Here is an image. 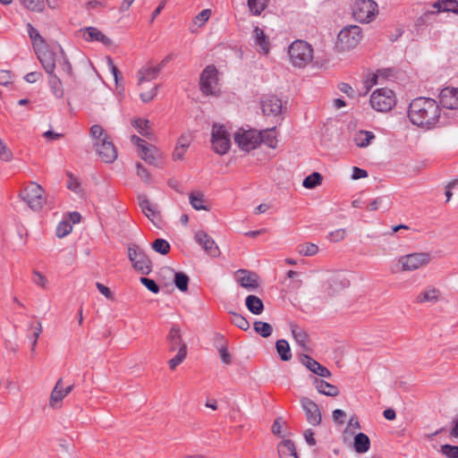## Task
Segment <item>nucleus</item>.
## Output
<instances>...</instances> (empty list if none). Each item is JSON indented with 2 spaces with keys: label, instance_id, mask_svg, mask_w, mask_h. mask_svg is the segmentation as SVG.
<instances>
[{
  "label": "nucleus",
  "instance_id": "1",
  "mask_svg": "<svg viewBox=\"0 0 458 458\" xmlns=\"http://www.w3.org/2000/svg\"><path fill=\"white\" fill-rule=\"evenodd\" d=\"M408 117L412 124L430 130L441 123V109L435 99L420 97L410 103Z\"/></svg>",
  "mask_w": 458,
  "mask_h": 458
},
{
  "label": "nucleus",
  "instance_id": "2",
  "mask_svg": "<svg viewBox=\"0 0 458 458\" xmlns=\"http://www.w3.org/2000/svg\"><path fill=\"white\" fill-rule=\"evenodd\" d=\"M35 52L43 68L48 74L55 72L56 64L61 61L62 57H64V51L59 45L38 46Z\"/></svg>",
  "mask_w": 458,
  "mask_h": 458
},
{
  "label": "nucleus",
  "instance_id": "3",
  "mask_svg": "<svg viewBox=\"0 0 458 458\" xmlns=\"http://www.w3.org/2000/svg\"><path fill=\"white\" fill-rule=\"evenodd\" d=\"M290 62L295 67L303 68L313 59V48L304 40H295L288 47Z\"/></svg>",
  "mask_w": 458,
  "mask_h": 458
},
{
  "label": "nucleus",
  "instance_id": "4",
  "mask_svg": "<svg viewBox=\"0 0 458 458\" xmlns=\"http://www.w3.org/2000/svg\"><path fill=\"white\" fill-rule=\"evenodd\" d=\"M212 149L218 155L226 154L231 147V135L224 124L215 123L211 130Z\"/></svg>",
  "mask_w": 458,
  "mask_h": 458
},
{
  "label": "nucleus",
  "instance_id": "5",
  "mask_svg": "<svg viewBox=\"0 0 458 458\" xmlns=\"http://www.w3.org/2000/svg\"><path fill=\"white\" fill-rule=\"evenodd\" d=\"M20 197L35 211L40 210L46 202L43 188L37 182H30L20 193Z\"/></svg>",
  "mask_w": 458,
  "mask_h": 458
},
{
  "label": "nucleus",
  "instance_id": "6",
  "mask_svg": "<svg viewBox=\"0 0 458 458\" xmlns=\"http://www.w3.org/2000/svg\"><path fill=\"white\" fill-rule=\"evenodd\" d=\"M362 37L361 29L357 25L344 28L337 36L336 47L342 51L354 48Z\"/></svg>",
  "mask_w": 458,
  "mask_h": 458
},
{
  "label": "nucleus",
  "instance_id": "7",
  "mask_svg": "<svg viewBox=\"0 0 458 458\" xmlns=\"http://www.w3.org/2000/svg\"><path fill=\"white\" fill-rule=\"evenodd\" d=\"M128 257L133 268L142 275H148L152 271V261L144 250L136 244L128 247Z\"/></svg>",
  "mask_w": 458,
  "mask_h": 458
},
{
  "label": "nucleus",
  "instance_id": "8",
  "mask_svg": "<svg viewBox=\"0 0 458 458\" xmlns=\"http://www.w3.org/2000/svg\"><path fill=\"white\" fill-rule=\"evenodd\" d=\"M377 14V4L373 0H356L352 7L353 18L361 23L370 22Z\"/></svg>",
  "mask_w": 458,
  "mask_h": 458
},
{
  "label": "nucleus",
  "instance_id": "9",
  "mask_svg": "<svg viewBox=\"0 0 458 458\" xmlns=\"http://www.w3.org/2000/svg\"><path fill=\"white\" fill-rule=\"evenodd\" d=\"M370 105L378 112L390 111L395 106V95L389 89H378L370 96Z\"/></svg>",
  "mask_w": 458,
  "mask_h": 458
},
{
  "label": "nucleus",
  "instance_id": "10",
  "mask_svg": "<svg viewBox=\"0 0 458 458\" xmlns=\"http://www.w3.org/2000/svg\"><path fill=\"white\" fill-rule=\"evenodd\" d=\"M217 69L215 65H208L201 72L199 87L205 96H216L217 87Z\"/></svg>",
  "mask_w": 458,
  "mask_h": 458
},
{
  "label": "nucleus",
  "instance_id": "11",
  "mask_svg": "<svg viewBox=\"0 0 458 458\" xmlns=\"http://www.w3.org/2000/svg\"><path fill=\"white\" fill-rule=\"evenodd\" d=\"M431 260L428 252H415L399 258L398 263L402 266L403 271H413L427 266Z\"/></svg>",
  "mask_w": 458,
  "mask_h": 458
},
{
  "label": "nucleus",
  "instance_id": "12",
  "mask_svg": "<svg viewBox=\"0 0 458 458\" xmlns=\"http://www.w3.org/2000/svg\"><path fill=\"white\" fill-rule=\"evenodd\" d=\"M234 141L241 149L250 151L261 143V138L256 130L240 129L234 133Z\"/></svg>",
  "mask_w": 458,
  "mask_h": 458
},
{
  "label": "nucleus",
  "instance_id": "13",
  "mask_svg": "<svg viewBox=\"0 0 458 458\" xmlns=\"http://www.w3.org/2000/svg\"><path fill=\"white\" fill-rule=\"evenodd\" d=\"M349 285L350 282L344 276L340 274H334L322 282L321 287L324 294L327 297H331Z\"/></svg>",
  "mask_w": 458,
  "mask_h": 458
},
{
  "label": "nucleus",
  "instance_id": "14",
  "mask_svg": "<svg viewBox=\"0 0 458 458\" xmlns=\"http://www.w3.org/2000/svg\"><path fill=\"white\" fill-rule=\"evenodd\" d=\"M307 421L312 426H318L321 423V412L318 405L309 397L302 396L300 399Z\"/></svg>",
  "mask_w": 458,
  "mask_h": 458
},
{
  "label": "nucleus",
  "instance_id": "15",
  "mask_svg": "<svg viewBox=\"0 0 458 458\" xmlns=\"http://www.w3.org/2000/svg\"><path fill=\"white\" fill-rule=\"evenodd\" d=\"M94 146L102 161L106 163H113L116 159V148L113 142L108 140L106 135L104 136L101 141L95 142Z\"/></svg>",
  "mask_w": 458,
  "mask_h": 458
},
{
  "label": "nucleus",
  "instance_id": "16",
  "mask_svg": "<svg viewBox=\"0 0 458 458\" xmlns=\"http://www.w3.org/2000/svg\"><path fill=\"white\" fill-rule=\"evenodd\" d=\"M139 206L140 207L144 215L155 225H157L160 222V212L156 204H153L146 195L140 194L138 196Z\"/></svg>",
  "mask_w": 458,
  "mask_h": 458
},
{
  "label": "nucleus",
  "instance_id": "17",
  "mask_svg": "<svg viewBox=\"0 0 458 458\" xmlns=\"http://www.w3.org/2000/svg\"><path fill=\"white\" fill-rule=\"evenodd\" d=\"M195 241L210 256L216 257L220 251L215 241L204 231H198L194 235Z\"/></svg>",
  "mask_w": 458,
  "mask_h": 458
},
{
  "label": "nucleus",
  "instance_id": "18",
  "mask_svg": "<svg viewBox=\"0 0 458 458\" xmlns=\"http://www.w3.org/2000/svg\"><path fill=\"white\" fill-rule=\"evenodd\" d=\"M439 101L444 108L458 109V88H445L439 94Z\"/></svg>",
  "mask_w": 458,
  "mask_h": 458
},
{
  "label": "nucleus",
  "instance_id": "19",
  "mask_svg": "<svg viewBox=\"0 0 458 458\" xmlns=\"http://www.w3.org/2000/svg\"><path fill=\"white\" fill-rule=\"evenodd\" d=\"M300 360L309 370L321 377H330L332 376L327 368L318 363L308 354H302Z\"/></svg>",
  "mask_w": 458,
  "mask_h": 458
},
{
  "label": "nucleus",
  "instance_id": "20",
  "mask_svg": "<svg viewBox=\"0 0 458 458\" xmlns=\"http://www.w3.org/2000/svg\"><path fill=\"white\" fill-rule=\"evenodd\" d=\"M261 108L265 115H278L282 111V101L276 96H267L261 100Z\"/></svg>",
  "mask_w": 458,
  "mask_h": 458
},
{
  "label": "nucleus",
  "instance_id": "21",
  "mask_svg": "<svg viewBox=\"0 0 458 458\" xmlns=\"http://www.w3.org/2000/svg\"><path fill=\"white\" fill-rule=\"evenodd\" d=\"M166 341L168 343L170 352H174L177 349L181 350L182 346L184 347V350L187 351V345L182 340L181 330L176 325L171 327L166 337Z\"/></svg>",
  "mask_w": 458,
  "mask_h": 458
},
{
  "label": "nucleus",
  "instance_id": "22",
  "mask_svg": "<svg viewBox=\"0 0 458 458\" xmlns=\"http://www.w3.org/2000/svg\"><path fill=\"white\" fill-rule=\"evenodd\" d=\"M160 71L157 66L148 64L143 65L137 72L138 85L140 86L145 81H150L157 78Z\"/></svg>",
  "mask_w": 458,
  "mask_h": 458
},
{
  "label": "nucleus",
  "instance_id": "23",
  "mask_svg": "<svg viewBox=\"0 0 458 458\" xmlns=\"http://www.w3.org/2000/svg\"><path fill=\"white\" fill-rule=\"evenodd\" d=\"M81 31L83 33V38L87 41H98L106 46H109L111 44V39L95 27H88Z\"/></svg>",
  "mask_w": 458,
  "mask_h": 458
},
{
  "label": "nucleus",
  "instance_id": "24",
  "mask_svg": "<svg viewBox=\"0 0 458 458\" xmlns=\"http://www.w3.org/2000/svg\"><path fill=\"white\" fill-rule=\"evenodd\" d=\"M313 384L318 392L324 395L335 397L340 393L336 386H334L322 378L314 377Z\"/></svg>",
  "mask_w": 458,
  "mask_h": 458
},
{
  "label": "nucleus",
  "instance_id": "25",
  "mask_svg": "<svg viewBox=\"0 0 458 458\" xmlns=\"http://www.w3.org/2000/svg\"><path fill=\"white\" fill-rule=\"evenodd\" d=\"M238 274V282L243 288L248 289H255L259 286L257 276L254 273H251L245 269H239L237 271Z\"/></svg>",
  "mask_w": 458,
  "mask_h": 458
},
{
  "label": "nucleus",
  "instance_id": "26",
  "mask_svg": "<svg viewBox=\"0 0 458 458\" xmlns=\"http://www.w3.org/2000/svg\"><path fill=\"white\" fill-rule=\"evenodd\" d=\"M291 331L296 343L304 351H309L310 337L309 335L302 328L298 327L296 324H291Z\"/></svg>",
  "mask_w": 458,
  "mask_h": 458
},
{
  "label": "nucleus",
  "instance_id": "27",
  "mask_svg": "<svg viewBox=\"0 0 458 458\" xmlns=\"http://www.w3.org/2000/svg\"><path fill=\"white\" fill-rule=\"evenodd\" d=\"M278 454L280 458H299L294 443L286 439L278 445Z\"/></svg>",
  "mask_w": 458,
  "mask_h": 458
},
{
  "label": "nucleus",
  "instance_id": "28",
  "mask_svg": "<svg viewBox=\"0 0 458 458\" xmlns=\"http://www.w3.org/2000/svg\"><path fill=\"white\" fill-rule=\"evenodd\" d=\"M140 157L149 165L157 166L158 165V150L153 146L142 145V153Z\"/></svg>",
  "mask_w": 458,
  "mask_h": 458
},
{
  "label": "nucleus",
  "instance_id": "29",
  "mask_svg": "<svg viewBox=\"0 0 458 458\" xmlns=\"http://www.w3.org/2000/svg\"><path fill=\"white\" fill-rule=\"evenodd\" d=\"M440 297V291L435 287H429L426 291L420 293L417 297L416 301L419 303L421 302H437Z\"/></svg>",
  "mask_w": 458,
  "mask_h": 458
},
{
  "label": "nucleus",
  "instance_id": "30",
  "mask_svg": "<svg viewBox=\"0 0 458 458\" xmlns=\"http://www.w3.org/2000/svg\"><path fill=\"white\" fill-rule=\"evenodd\" d=\"M245 305L254 315H259L264 310L263 301L256 295H248L245 300Z\"/></svg>",
  "mask_w": 458,
  "mask_h": 458
},
{
  "label": "nucleus",
  "instance_id": "31",
  "mask_svg": "<svg viewBox=\"0 0 458 458\" xmlns=\"http://www.w3.org/2000/svg\"><path fill=\"white\" fill-rule=\"evenodd\" d=\"M353 447L359 454L366 453L370 448L369 437L364 433H358L354 437Z\"/></svg>",
  "mask_w": 458,
  "mask_h": 458
},
{
  "label": "nucleus",
  "instance_id": "32",
  "mask_svg": "<svg viewBox=\"0 0 458 458\" xmlns=\"http://www.w3.org/2000/svg\"><path fill=\"white\" fill-rule=\"evenodd\" d=\"M375 138L376 136L372 131L360 130L354 134L353 140L357 147L366 148Z\"/></svg>",
  "mask_w": 458,
  "mask_h": 458
},
{
  "label": "nucleus",
  "instance_id": "33",
  "mask_svg": "<svg viewBox=\"0 0 458 458\" xmlns=\"http://www.w3.org/2000/svg\"><path fill=\"white\" fill-rule=\"evenodd\" d=\"M64 397L63 379L59 378L52 390L49 403L52 407H57V404L61 403Z\"/></svg>",
  "mask_w": 458,
  "mask_h": 458
},
{
  "label": "nucleus",
  "instance_id": "34",
  "mask_svg": "<svg viewBox=\"0 0 458 458\" xmlns=\"http://www.w3.org/2000/svg\"><path fill=\"white\" fill-rule=\"evenodd\" d=\"M131 124L137 131L148 139H151L150 122L148 119L135 118L131 121Z\"/></svg>",
  "mask_w": 458,
  "mask_h": 458
},
{
  "label": "nucleus",
  "instance_id": "35",
  "mask_svg": "<svg viewBox=\"0 0 458 458\" xmlns=\"http://www.w3.org/2000/svg\"><path fill=\"white\" fill-rule=\"evenodd\" d=\"M48 84L53 95L57 98H62L64 97V88L62 81L57 77V75L53 72L52 74H48Z\"/></svg>",
  "mask_w": 458,
  "mask_h": 458
},
{
  "label": "nucleus",
  "instance_id": "36",
  "mask_svg": "<svg viewBox=\"0 0 458 458\" xmlns=\"http://www.w3.org/2000/svg\"><path fill=\"white\" fill-rule=\"evenodd\" d=\"M433 7L439 12H452L458 14V2L456 0H439L433 4Z\"/></svg>",
  "mask_w": 458,
  "mask_h": 458
},
{
  "label": "nucleus",
  "instance_id": "37",
  "mask_svg": "<svg viewBox=\"0 0 458 458\" xmlns=\"http://www.w3.org/2000/svg\"><path fill=\"white\" fill-rule=\"evenodd\" d=\"M276 127L272 128L271 130H263L260 131H258V134H259L261 138V142L265 143L267 147L271 148H276L277 145V139L276 136L274 134Z\"/></svg>",
  "mask_w": 458,
  "mask_h": 458
},
{
  "label": "nucleus",
  "instance_id": "38",
  "mask_svg": "<svg viewBox=\"0 0 458 458\" xmlns=\"http://www.w3.org/2000/svg\"><path fill=\"white\" fill-rule=\"evenodd\" d=\"M253 32L256 43L260 47L264 54H268L269 41L263 30L259 29V27H255Z\"/></svg>",
  "mask_w": 458,
  "mask_h": 458
},
{
  "label": "nucleus",
  "instance_id": "39",
  "mask_svg": "<svg viewBox=\"0 0 458 458\" xmlns=\"http://www.w3.org/2000/svg\"><path fill=\"white\" fill-rule=\"evenodd\" d=\"M276 348L282 360L287 361L291 360L292 353L287 341L284 339L278 340L276 344Z\"/></svg>",
  "mask_w": 458,
  "mask_h": 458
},
{
  "label": "nucleus",
  "instance_id": "40",
  "mask_svg": "<svg viewBox=\"0 0 458 458\" xmlns=\"http://www.w3.org/2000/svg\"><path fill=\"white\" fill-rule=\"evenodd\" d=\"M254 331L262 337H269L272 335L273 327L269 323L264 321H255L253 323Z\"/></svg>",
  "mask_w": 458,
  "mask_h": 458
},
{
  "label": "nucleus",
  "instance_id": "41",
  "mask_svg": "<svg viewBox=\"0 0 458 458\" xmlns=\"http://www.w3.org/2000/svg\"><path fill=\"white\" fill-rule=\"evenodd\" d=\"M228 313L231 315V323L242 330L247 331L250 328L249 321L241 314L229 310Z\"/></svg>",
  "mask_w": 458,
  "mask_h": 458
},
{
  "label": "nucleus",
  "instance_id": "42",
  "mask_svg": "<svg viewBox=\"0 0 458 458\" xmlns=\"http://www.w3.org/2000/svg\"><path fill=\"white\" fill-rule=\"evenodd\" d=\"M27 29L28 34L33 42V47L35 50L38 47V46L43 47L47 45L45 39L39 34L38 30L36 28H34L30 23L27 25Z\"/></svg>",
  "mask_w": 458,
  "mask_h": 458
},
{
  "label": "nucleus",
  "instance_id": "43",
  "mask_svg": "<svg viewBox=\"0 0 458 458\" xmlns=\"http://www.w3.org/2000/svg\"><path fill=\"white\" fill-rule=\"evenodd\" d=\"M322 180L323 176L319 173L314 172L303 180L302 186L306 189H314L322 183Z\"/></svg>",
  "mask_w": 458,
  "mask_h": 458
},
{
  "label": "nucleus",
  "instance_id": "44",
  "mask_svg": "<svg viewBox=\"0 0 458 458\" xmlns=\"http://www.w3.org/2000/svg\"><path fill=\"white\" fill-rule=\"evenodd\" d=\"M204 195L201 192H192L190 194V203L196 210H208L204 205Z\"/></svg>",
  "mask_w": 458,
  "mask_h": 458
},
{
  "label": "nucleus",
  "instance_id": "45",
  "mask_svg": "<svg viewBox=\"0 0 458 458\" xmlns=\"http://www.w3.org/2000/svg\"><path fill=\"white\" fill-rule=\"evenodd\" d=\"M189 276L183 272H176L174 275V284L181 292L188 290Z\"/></svg>",
  "mask_w": 458,
  "mask_h": 458
},
{
  "label": "nucleus",
  "instance_id": "46",
  "mask_svg": "<svg viewBox=\"0 0 458 458\" xmlns=\"http://www.w3.org/2000/svg\"><path fill=\"white\" fill-rule=\"evenodd\" d=\"M152 249L161 255H166L171 250L169 242L165 239H157L152 243Z\"/></svg>",
  "mask_w": 458,
  "mask_h": 458
},
{
  "label": "nucleus",
  "instance_id": "47",
  "mask_svg": "<svg viewBox=\"0 0 458 458\" xmlns=\"http://www.w3.org/2000/svg\"><path fill=\"white\" fill-rule=\"evenodd\" d=\"M267 0H248L250 11L254 15H259L267 7Z\"/></svg>",
  "mask_w": 458,
  "mask_h": 458
},
{
  "label": "nucleus",
  "instance_id": "48",
  "mask_svg": "<svg viewBox=\"0 0 458 458\" xmlns=\"http://www.w3.org/2000/svg\"><path fill=\"white\" fill-rule=\"evenodd\" d=\"M21 4L28 10L42 12L45 7V0H20Z\"/></svg>",
  "mask_w": 458,
  "mask_h": 458
},
{
  "label": "nucleus",
  "instance_id": "49",
  "mask_svg": "<svg viewBox=\"0 0 458 458\" xmlns=\"http://www.w3.org/2000/svg\"><path fill=\"white\" fill-rule=\"evenodd\" d=\"M318 251V247L311 242H305L298 246V252L302 256H314Z\"/></svg>",
  "mask_w": 458,
  "mask_h": 458
},
{
  "label": "nucleus",
  "instance_id": "50",
  "mask_svg": "<svg viewBox=\"0 0 458 458\" xmlns=\"http://www.w3.org/2000/svg\"><path fill=\"white\" fill-rule=\"evenodd\" d=\"M29 330L32 331L31 335H30V337L32 338V341H31V352H35V348H36V345H37L38 339L40 334L42 333L41 322L38 321L36 323V327H33V325L30 324Z\"/></svg>",
  "mask_w": 458,
  "mask_h": 458
},
{
  "label": "nucleus",
  "instance_id": "51",
  "mask_svg": "<svg viewBox=\"0 0 458 458\" xmlns=\"http://www.w3.org/2000/svg\"><path fill=\"white\" fill-rule=\"evenodd\" d=\"M186 355L187 351H185L184 347L182 346L181 350H178L177 354L168 361L169 368L172 370L175 369L176 367L183 361V360L186 358Z\"/></svg>",
  "mask_w": 458,
  "mask_h": 458
},
{
  "label": "nucleus",
  "instance_id": "52",
  "mask_svg": "<svg viewBox=\"0 0 458 458\" xmlns=\"http://www.w3.org/2000/svg\"><path fill=\"white\" fill-rule=\"evenodd\" d=\"M72 230V225L70 222L62 221L58 224L56 227V235L59 238H63L68 235Z\"/></svg>",
  "mask_w": 458,
  "mask_h": 458
},
{
  "label": "nucleus",
  "instance_id": "53",
  "mask_svg": "<svg viewBox=\"0 0 458 458\" xmlns=\"http://www.w3.org/2000/svg\"><path fill=\"white\" fill-rule=\"evenodd\" d=\"M140 281L151 293H159V290H160L159 286L153 279L142 276V277H140Z\"/></svg>",
  "mask_w": 458,
  "mask_h": 458
},
{
  "label": "nucleus",
  "instance_id": "54",
  "mask_svg": "<svg viewBox=\"0 0 458 458\" xmlns=\"http://www.w3.org/2000/svg\"><path fill=\"white\" fill-rule=\"evenodd\" d=\"M441 452L448 458H458V446L444 445L441 446Z\"/></svg>",
  "mask_w": 458,
  "mask_h": 458
},
{
  "label": "nucleus",
  "instance_id": "55",
  "mask_svg": "<svg viewBox=\"0 0 458 458\" xmlns=\"http://www.w3.org/2000/svg\"><path fill=\"white\" fill-rule=\"evenodd\" d=\"M13 159V153L0 138V160L10 162Z\"/></svg>",
  "mask_w": 458,
  "mask_h": 458
},
{
  "label": "nucleus",
  "instance_id": "56",
  "mask_svg": "<svg viewBox=\"0 0 458 458\" xmlns=\"http://www.w3.org/2000/svg\"><path fill=\"white\" fill-rule=\"evenodd\" d=\"M212 342H213L214 346L217 349V351L224 347L228 346L227 340L225 339V337L223 335H221L219 333L214 334Z\"/></svg>",
  "mask_w": 458,
  "mask_h": 458
},
{
  "label": "nucleus",
  "instance_id": "57",
  "mask_svg": "<svg viewBox=\"0 0 458 458\" xmlns=\"http://www.w3.org/2000/svg\"><path fill=\"white\" fill-rule=\"evenodd\" d=\"M158 90V85L154 86L150 90L146 92H141L140 94V98L142 102L148 103L154 99L157 96Z\"/></svg>",
  "mask_w": 458,
  "mask_h": 458
},
{
  "label": "nucleus",
  "instance_id": "58",
  "mask_svg": "<svg viewBox=\"0 0 458 458\" xmlns=\"http://www.w3.org/2000/svg\"><path fill=\"white\" fill-rule=\"evenodd\" d=\"M58 64L61 65L62 70L70 77L73 76L72 72V67L71 63L69 62L66 55L64 54V57L61 58V61L58 62Z\"/></svg>",
  "mask_w": 458,
  "mask_h": 458
},
{
  "label": "nucleus",
  "instance_id": "59",
  "mask_svg": "<svg viewBox=\"0 0 458 458\" xmlns=\"http://www.w3.org/2000/svg\"><path fill=\"white\" fill-rule=\"evenodd\" d=\"M90 135L91 137L98 140V141H101V137L104 135L103 128L98 124H94L90 128Z\"/></svg>",
  "mask_w": 458,
  "mask_h": 458
},
{
  "label": "nucleus",
  "instance_id": "60",
  "mask_svg": "<svg viewBox=\"0 0 458 458\" xmlns=\"http://www.w3.org/2000/svg\"><path fill=\"white\" fill-rule=\"evenodd\" d=\"M33 282H34V284H36L43 288H46L47 280L41 273H39L38 271H34L33 272Z\"/></svg>",
  "mask_w": 458,
  "mask_h": 458
},
{
  "label": "nucleus",
  "instance_id": "61",
  "mask_svg": "<svg viewBox=\"0 0 458 458\" xmlns=\"http://www.w3.org/2000/svg\"><path fill=\"white\" fill-rule=\"evenodd\" d=\"M136 168H137V174H138V176H140L146 182H150V175H149L148 170L140 163L137 164Z\"/></svg>",
  "mask_w": 458,
  "mask_h": 458
},
{
  "label": "nucleus",
  "instance_id": "62",
  "mask_svg": "<svg viewBox=\"0 0 458 458\" xmlns=\"http://www.w3.org/2000/svg\"><path fill=\"white\" fill-rule=\"evenodd\" d=\"M210 10L205 9L202 10L196 17H195V22H200L199 26H202L206 23V21L209 19L210 16Z\"/></svg>",
  "mask_w": 458,
  "mask_h": 458
},
{
  "label": "nucleus",
  "instance_id": "63",
  "mask_svg": "<svg viewBox=\"0 0 458 458\" xmlns=\"http://www.w3.org/2000/svg\"><path fill=\"white\" fill-rule=\"evenodd\" d=\"M368 177V172L364 169H361L360 167L354 166L352 168V178L353 180L362 179Z\"/></svg>",
  "mask_w": 458,
  "mask_h": 458
},
{
  "label": "nucleus",
  "instance_id": "64",
  "mask_svg": "<svg viewBox=\"0 0 458 458\" xmlns=\"http://www.w3.org/2000/svg\"><path fill=\"white\" fill-rule=\"evenodd\" d=\"M96 286H97L98 290V291H99V292H100V293H101L105 297H106V298H107V299H109V300H113V299H114V295H113V293H112L111 290H110L107 286L104 285V284H101V283H97V284H96Z\"/></svg>",
  "mask_w": 458,
  "mask_h": 458
}]
</instances>
